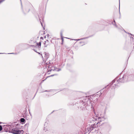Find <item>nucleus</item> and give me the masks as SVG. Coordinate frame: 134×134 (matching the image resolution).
Wrapping results in <instances>:
<instances>
[{"mask_svg": "<svg viewBox=\"0 0 134 134\" xmlns=\"http://www.w3.org/2000/svg\"><path fill=\"white\" fill-rule=\"evenodd\" d=\"M131 80H134V75H125L121 78L119 77H117L112 81L110 84L107 86H110L111 88L114 89L120 82H124Z\"/></svg>", "mask_w": 134, "mask_h": 134, "instance_id": "1", "label": "nucleus"}, {"mask_svg": "<svg viewBox=\"0 0 134 134\" xmlns=\"http://www.w3.org/2000/svg\"><path fill=\"white\" fill-rule=\"evenodd\" d=\"M92 96H86L83 97L81 98V99L80 100L79 102V107L82 109L86 107L85 105L89 106L91 105L92 106L93 104L91 103L92 101L93 100Z\"/></svg>", "mask_w": 134, "mask_h": 134, "instance_id": "2", "label": "nucleus"}, {"mask_svg": "<svg viewBox=\"0 0 134 134\" xmlns=\"http://www.w3.org/2000/svg\"><path fill=\"white\" fill-rule=\"evenodd\" d=\"M11 132L14 134H21L24 132L23 130H19L16 128L12 129L11 131Z\"/></svg>", "mask_w": 134, "mask_h": 134, "instance_id": "3", "label": "nucleus"}, {"mask_svg": "<svg viewBox=\"0 0 134 134\" xmlns=\"http://www.w3.org/2000/svg\"><path fill=\"white\" fill-rule=\"evenodd\" d=\"M97 118L98 122H97V124L100 123L102 122V123H103V122L105 120L106 118L104 115H100V116H98Z\"/></svg>", "mask_w": 134, "mask_h": 134, "instance_id": "4", "label": "nucleus"}, {"mask_svg": "<svg viewBox=\"0 0 134 134\" xmlns=\"http://www.w3.org/2000/svg\"><path fill=\"white\" fill-rule=\"evenodd\" d=\"M48 72L51 71H59L60 70V69H58L55 67H52L51 69H49L48 70Z\"/></svg>", "mask_w": 134, "mask_h": 134, "instance_id": "5", "label": "nucleus"}, {"mask_svg": "<svg viewBox=\"0 0 134 134\" xmlns=\"http://www.w3.org/2000/svg\"><path fill=\"white\" fill-rule=\"evenodd\" d=\"M43 55L44 56V59L45 60H47V59L49 57V54L48 53H47L46 52H44L43 54Z\"/></svg>", "mask_w": 134, "mask_h": 134, "instance_id": "6", "label": "nucleus"}, {"mask_svg": "<svg viewBox=\"0 0 134 134\" xmlns=\"http://www.w3.org/2000/svg\"><path fill=\"white\" fill-rule=\"evenodd\" d=\"M44 46L45 47H47L49 44V41L48 40H47L46 41H45L44 43Z\"/></svg>", "mask_w": 134, "mask_h": 134, "instance_id": "7", "label": "nucleus"}, {"mask_svg": "<svg viewBox=\"0 0 134 134\" xmlns=\"http://www.w3.org/2000/svg\"><path fill=\"white\" fill-rule=\"evenodd\" d=\"M20 121L21 122H24L25 120L24 118H22L20 119Z\"/></svg>", "mask_w": 134, "mask_h": 134, "instance_id": "8", "label": "nucleus"}, {"mask_svg": "<svg viewBox=\"0 0 134 134\" xmlns=\"http://www.w3.org/2000/svg\"><path fill=\"white\" fill-rule=\"evenodd\" d=\"M37 45L38 47V48L40 47L41 46V42H39L38 43H37Z\"/></svg>", "mask_w": 134, "mask_h": 134, "instance_id": "9", "label": "nucleus"}, {"mask_svg": "<svg viewBox=\"0 0 134 134\" xmlns=\"http://www.w3.org/2000/svg\"><path fill=\"white\" fill-rule=\"evenodd\" d=\"M2 129V126L0 125V131H1Z\"/></svg>", "mask_w": 134, "mask_h": 134, "instance_id": "10", "label": "nucleus"}, {"mask_svg": "<svg viewBox=\"0 0 134 134\" xmlns=\"http://www.w3.org/2000/svg\"><path fill=\"white\" fill-rule=\"evenodd\" d=\"M87 38V37H85V38H81L80 39V40H83L84 39Z\"/></svg>", "mask_w": 134, "mask_h": 134, "instance_id": "11", "label": "nucleus"}, {"mask_svg": "<svg viewBox=\"0 0 134 134\" xmlns=\"http://www.w3.org/2000/svg\"><path fill=\"white\" fill-rule=\"evenodd\" d=\"M80 43H82L83 44L82 45H84L85 44L84 42H80Z\"/></svg>", "mask_w": 134, "mask_h": 134, "instance_id": "12", "label": "nucleus"}, {"mask_svg": "<svg viewBox=\"0 0 134 134\" xmlns=\"http://www.w3.org/2000/svg\"><path fill=\"white\" fill-rule=\"evenodd\" d=\"M72 40H76V41H79L80 40V39H76V40L72 39Z\"/></svg>", "mask_w": 134, "mask_h": 134, "instance_id": "13", "label": "nucleus"}, {"mask_svg": "<svg viewBox=\"0 0 134 134\" xmlns=\"http://www.w3.org/2000/svg\"><path fill=\"white\" fill-rule=\"evenodd\" d=\"M60 35H61V38H62V37H63L62 34V32H61L60 33Z\"/></svg>", "mask_w": 134, "mask_h": 134, "instance_id": "14", "label": "nucleus"}, {"mask_svg": "<svg viewBox=\"0 0 134 134\" xmlns=\"http://www.w3.org/2000/svg\"><path fill=\"white\" fill-rule=\"evenodd\" d=\"M3 2V1H2L1 0H0V4H1Z\"/></svg>", "mask_w": 134, "mask_h": 134, "instance_id": "15", "label": "nucleus"}, {"mask_svg": "<svg viewBox=\"0 0 134 134\" xmlns=\"http://www.w3.org/2000/svg\"><path fill=\"white\" fill-rule=\"evenodd\" d=\"M39 19H40V22L41 23V25H42V23L41 22V21H40L41 19H40V18H39Z\"/></svg>", "mask_w": 134, "mask_h": 134, "instance_id": "16", "label": "nucleus"}, {"mask_svg": "<svg viewBox=\"0 0 134 134\" xmlns=\"http://www.w3.org/2000/svg\"><path fill=\"white\" fill-rule=\"evenodd\" d=\"M41 56H42V58L43 59H44V58H43V56H42V54H41Z\"/></svg>", "mask_w": 134, "mask_h": 134, "instance_id": "17", "label": "nucleus"}, {"mask_svg": "<svg viewBox=\"0 0 134 134\" xmlns=\"http://www.w3.org/2000/svg\"><path fill=\"white\" fill-rule=\"evenodd\" d=\"M131 38L134 41V38H133V37H132V38L131 37Z\"/></svg>", "mask_w": 134, "mask_h": 134, "instance_id": "18", "label": "nucleus"}, {"mask_svg": "<svg viewBox=\"0 0 134 134\" xmlns=\"http://www.w3.org/2000/svg\"><path fill=\"white\" fill-rule=\"evenodd\" d=\"M40 38L41 39H43V37H41Z\"/></svg>", "mask_w": 134, "mask_h": 134, "instance_id": "19", "label": "nucleus"}, {"mask_svg": "<svg viewBox=\"0 0 134 134\" xmlns=\"http://www.w3.org/2000/svg\"><path fill=\"white\" fill-rule=\"evenodd\" d=\"M14 53H8V54H14Z\"/></svg>", "mask_w": 134, "mask_h": 134, "instance_id": "20", "label": "nucleus"}, {"mask_svg": "<svg viewBox=\"0 0 134 134\" xmlns=\"http://www.w3.org/2000/svg\"><path fill=\"white\" fill-rule=\"evenodd\" d=\"M62 38V41H63V37H62V38Z\"/></svg>", "mask_w": 134, "mask_h": 134, "instance_id": "21", "label": "nucleus"}, {"mask_svg": "<svg viewBox=\"0 0 134 134\" xmlns=\"http://www.w3.org/2000/svg\"><path fill=\"white\" fill-rule=\"evenodd\" d=\"M49 91H48V90H46L45 91V92H48Z\"/></svg>", "mask_w": 134, "mask_h": 134, "instance_id": "22", "label": "nucleus"}, {"mask_svg": "<svg viewBox=\"0 0 134 134\" xmlns=\"http://www.w3.org/2000/svg\"><path fill=\"white\" fill-rule=\"evenodd\" d=\"M47 35V37H49V35H48H48Z\"/></svg>", "mask_w": 134, "mask_h": 134, "instance_id": "23", "label": "nucleus"}, {"mask_svg": "<svg viewBox=\"0 0 134 134\" xmlns=\"http://www.w3.org/2000/svg\"><path fill=\"white\" fill-rule=\"evenodd\" d=\"M115 26H116V27H117V25H116L115 24Z\"/></svg>", "mask_w": 134, "mask_h": 134, "instance_id": "24", "label": "nucleus"}, {"mask_svg": "<svg viewBox=\"0 0 134 134\" xmlns=\"http://www.w3.org/2000/svg\"><path fill=\"white\" fill-rule=\"evenodd\" d=\"M34 51H35V52H37L36 51V50H35V49H34Z\"/></svg>", "mask_w": 134, "mask_h": 134, "instance_id": "25", "label": "nucleus"}, {"mask_svg": "<svg viewBox=\"0 0 134 134\" xmlns=\"http://www.w3.org/2000/svg\"><path fill=\"white\" fill-rule=\"evenodd\" d=\"M3 53H0V54H3Z\"/></svg>", "mask_w": 134, "mask_h": 134, "instance_id": "26", "label": "nucleus"}, {"mask_svg": "<svg viewBox=\"0 0 134 134\" xmlns=\"http://www.w3.org/2000/svg\"><path fill=\"white\" fill-rule=\"evenodd\" d=\"M38 53L39 54H40V53H39V52H38Z\"/></svg>", "mask_w": 134, "mask_h": 134, "instance_id": "27", "label": "nucleus"}, {"mask_svg": "<svg viewBox=\"0 0 134 134\" xmlns=\"http://www.w3.org/2000/svg\"><path fill=\"white\" fill-rule=\"evenodd\" d=\"M124 30V31L125 32H126V31H125Z\"/></svg>", "mask_w": 134, "mask_h": 134, "instance_id": "28", "label": "nucleus"}, {"mask_svg": "<svg viewBox=\"0 0 134 134\" xmlns=\"http://www.w3.org/2000/svg\"><path fill=\"white\" fill-rule=\"evenodd\" d=\"M93 130V129H91V130Z\"/></svg>", "mask_w": 134, "mask_h": 134, "instance_id": "29", "label": "nucleus"}, {"mask_svg": "<svg viewBox=\"0 0 134 134\" xmlns=\"http://www.w3.org/2000/svg\"><path fill=\"white\" fill-rule=\"evenodd\" d=\"M31 46H33V45H31Z\"/></svg>", "mask_w": 134, "mask_h": 134, "instance_id": "30", "label": "nucleus"}, {"mask_svg": "<svg viewBox=\"0 0 134 134\" xmlns=\"http://www.w3.org/2000/svg\"><path fill=\"white\" fill-rule=\"evenodd\" d=\"M114 22L115 23V21L114 20Z\"/></svg>", "mask_w": 134, "mask_h": 134, "instance_id": "31", "label": "nucleus"}, {"mask_svg": "<svg viewBox=\"0 0 134 134\" xmlns=\"http://www.w3.org/2000/svg\"><path fill=\"white\" fill-rule=\"evenodd\" d=\"M53 76V75H52L51 76Z\"/></svg>", "mask_w": 134, "mask_h": 134, "instance_id": "32", "label": "nucleus"}, {"mask_svg": "<svg viewBox=\"0 0 134 134\" xmlns=\"http://www.w3.org/2000/svg\"><path fill=\"white\" fill-rule=\"evenodd\" d=\"M110 88H109V89H110Z\"/></svg>", "mask_w": 134, "mask_h": 134, "instance_id": "33", "label": "nucleus"}]
</instances>
